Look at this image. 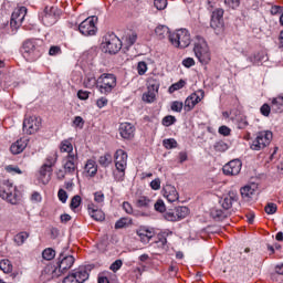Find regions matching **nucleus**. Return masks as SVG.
<instances>
[{
  "label": "nucleus",
  "mask_w": 283,
  "mask_h": 283,
  "mask_svg": "<svg viewBox=\"0 0 283 283\" xmlns=\"http://www.w3.org/2000/svg\"><path fill=\"white\" fill-rule=\"evenodd\" d=\"M235 200H238V198L230 193L221 201V207L229 210L233 207V202H235Z\"/></svg>",
  "instance_id": "nucleus-32"
},
{
  "label": "nucleus",
  "mask_w": 283,
  "mask_h": 283,
  "mask_svg": "<svg viewBox=\"0 0 283 283\" xmlns=\"http://www.w3.org/2000/svg\"><path fill=\"white\" fill-rule=\"evenodd\" d=\"M107 103H109V101L106 97H101L96 101L98 109H103V107H106Z\"/></svg>",
  "instance_id": "nucleus-60"
},
{
  "label": "nucleus",
  "mask_w": 283,
  "mask_h": 283,
  "mask_svg": "<svg viewBox=\"0 0 283 283\" xmlns=\"http://www.w3.org/2000/svg\"><path fill=\"white\" fill-rule=\"evenodd\" d=\"M160 88V83L155 78H150L148 81L147 92L143 94V101L145 103H154L156 101V94H158V90Z\"/></svg>",
  "instance_id": "nucleus-14"
},
{
  "label": "nucleus",
  "mask_w": 283,
  "mask_h": 283,
  "mask_svg": "<svg viewBox=\"0 0 283 283\" xmlns=\"http://www.w3.org/2000/svg\"><path fill=\"white\" fill-rule=\"evenodd\" d=\"M175 213L177 214L178 220H184V218L189 216V208H187L185 206L177 207L175 209Z\"/></svg>",
  "instance_id": "nucleus-35"
},
{
  "label": "nucleus",
  "mask_w": 283,
  "mask_h": 283,
  "mask_svg": "<svg viewBox=\"0 0 283 283\" xmlns=\"http://www.w3.org/2000/svg\"><path fill=\"white\" fill-rule=\"evenodd\" d=\"M57 159H59V155H56V153H52L51 155H49L46 157L45 164L40 169L41 176H43L44 178H45V176H48L46 182L50 181V174H52V167H54V165H56Z\"/></svg>",
  "instance_id": "nucleus-18"
},
{
  "label": "nucleus",
  "mask_w": 283,
  "mask_h": 283,
  "mask_svg": "<svg viewBox=\"0 0 283 283\" xmlns=\"http://www.w3.org/2000/svg\"><path fill=\"white\" fill-rule=\"evenodd\" d=\"M202 98H205V91L202 90L196 91L195 93L190 94L186 98L184 104L185 112H191V109H193V107H196V105H198V103H200Z\"/></svg>",
  "instance_id": "nucleus-15"
},
{
  "label": "nucleus",
  "mask_w": 283,
  "mask_h": 283,
  "mask_svg": "<svg viewBox=\"0 0 283 283\" xmlns=\"http://www.w3.org/2000/svg\"><path fill=\"white\" fill-rule=\"evenodd\" d=\"M214 150L216 151H227V149H229V144L224 143L222 140H219L214 144Z\"/></svg>",
  "instance_id": "nucleus-44"
},
{
  "label": "nucleus",
  "mask_w": 283,
  "mask_h": 283,
  "mask_svg": "<svg viewBox=\"0 0 283 283\" xmlns=\"http://www.w3.org/2000/svg\"><path fill=\"white\" fill-rule=\"evenodd\" d=\"M42 258L43 260H54V258H56V251H54V249L52 248H46L43 252H42Z\"/></svg>",
  "instance_id": "nucleus-38"
},
{
  "label": "nucleus",
  "mask_w": 283,
  "mask_h": 283,
  "mask_svg": "<svg viewBox=\"0 0 283 283\" xmlns=\"http://www.w3.org/2000/svg\"><path fill=\"white\" fill-rule=\"evenodd\" d=\"M136 205L139 209H151L154 202L148 197L142 196L137 199Z\"/></svg>",
  "instance_id": "nucleus-29"
},
{
  "label": "nucleus",
  "mask_w": 283,
  "mask_h": 283,
  "mask_svg": "<svg viewBox=\"0 0 283 283\" xmlns=\"http://www.w3.org/2000/svg\"><path fill=\"white\" fill-rule=\"evenodd\" d=\"M154 207L155 211H158L159 213H165V211H167V207L165 206V201H163V199H158Z\"/></svg>",
  "instance_id": "nucleus-43"
},
{
  "label": "nucleus",
  "mask_w": 283,
  "mask_h": 283,
  "mask_svg": "<svg viewBox=\"0 0 283 283\" xmlns=\"http://www.w3.org/2000/svg\"><path fill=\"white\" fill-rule=\"evenodd\" d=\"M61 151L66 153L67 156H70V154H74V146H72L70 140H63L61 143Z\"/></svg>",
  "instance_id": "nucleus-36"
},
{
  "label": "nucleus",
  "mask_w": 283,
  "mask_h": 283,
  "mask_svg": "<svg viewBox=\"0 0 283 283\" xmlns=\"http://www.w3.org/2000/svg\"><path fill=\"white\" fill-rule=\"evenodd\" d=\"M123 48V42L114 33H106L103 38L102 50L105 54H118Z\"/></svg>",
  "instance_id": "nucleus-6"
},
{
  "label": "nucleus",
  "mask_w": 283,
  "mask_h": 283,
  "mask_svg": "<svg viewBox=\"0 0 283 283\" xmlns=\"http://www.w3.org/2000/svg\"><path fill=\"white\" fill-rule=\"evenodd\" d=\"M84 169L88 176H96V172L98 171V167L96 166V161H94V159H88Z\"/></svg>",
  "instance_id": "nucleus-30"
},
{
  "label": "nucleus",
  "mask_w": 283,
  "mask_h": 283,
  "mask_svg": "<svg viewBox=\"0 0 283 283\" xmlns=\"http://www.w3.org/2000/svg\"><path fill=\"white\" fill-rule=\"evenodd\" d=\"M83 85L87 90H94V87L98 88V77L96 78L93 74H88L85 76Z\"/></svg>",
  "instance_id": "nucleus-28"
},
{
  "label": "nucleus",
  "mask_w": 283,
  "mask_h": 283,
  "mask_svg": "<svg viewBox=\"0 0 283 283\" xmlns=\"http://www.w3.org/2000/svg\"><path fill=\"white\" fill-rule=\"evenodd\" d=\"M182 65L185 67H193V65H196V61L192 57H187L182 61Z\"/></svg>",
  "instance_id": "nucleus-62"
},
{
  "label": "nucleus",
  "mask_w": 283,
  "mask_h": 283,
  "mask_svg": "<svg viewBox=\"0 0 283 283\" xmlns=\"http://www.w3.org/2000/svg\"><path fill=\"white\" fill-rule=\"evenodd\" d=\"M271 111L273 112V108H271V105L269 104H263L260 108L262 116H269L271 114Z\"/></svg>",
  "instance_id": "nucleus-52"
},
{
  "label": "nucleus",
  "mask_w": 283,
  "mask_h": 283,
  "mask_svg": "<svg viewBox=\"0 0 283 283\" xmlns=\"http://www.w3.org/2000/svg\"><path fill=\"white\" fill-rule=\"evenodd\" d=\"M120 266H123V261L120 260H116L115 262H113L109 266L111 271H113L114 273H116V271H118L120 269Z\"/></svg>",
  "instance_id": "nucleus-59"
},
{
  "label": "nucleus",
  "mask_w": 283,
  "mask_h": 283,
  "mask_svg": "<svg viewBox=\"0 0 283 283\" xmlns=\"http://www.w3.org/2000/svg\"><path fill=\"white\" fill-rule=\"evenodd\" d=\"M56 12H59V9L55 7H45L44 10L40 12L39 19L46 27L54 25L59 19Z\"/></svg>",
  "instance_id": "nucleus-12"
},
{
  "label": "nucleus",
  "mask_w": 283,
  "mask_h": 283,
  "mask_svg": "<svg viewBox=\"0 0 283 283\" xmlns=\"http://www.w3.org/2000/svg\"><path fill=\"white\" fill-rule=\"evenodd\" d=\"M155 34L158 39L163 40L167 39V36H169L171 33L169 32V28L167 25H158L155 29Z\"/></svg>",
  "instance_id": "nucleus-31"
},
{
  "label": "nucleus",
  "mask_w": 283,
  "mask_h": 283,
  "mask_svg": "<svg viewBox=\"0 0 283 283\" xmlns=\"http://www.w3.org/2000/svg\"><path fill=\"white\" fill-rule=\"evenodd\" d=\"M137 39H138V35L136 33H132L130 35H128L126 38V41L129 45H134V43H136Z\"/></svg>",
  "instance_id": "nucleus-63"
},
{
  "label": "nucleus",
  "mask_w": 283,
  "mask_h": 283,
  "mask_svg": "<svg viewBox=\"0 0 283 283\" xmlns=\"http://www.w3.org/2000/svg\"><path fill=\"white\" fill-rule=\"evenodd\" d=\"M219 134L221 136H230L231 135V128H229L228 126H221V127H219Z\"/></svg>",
  "instance_id": "nucleus-61"
},
{
  "label": "nucleus",
  "mask_w": 283,
  "mask_h": 283,
  "mask_svg": "<svg viewBox=\"0 0 283 283\" xmlns=\"http://www.w3.org/2000/svg\"><path fill=\"white\" fill-rule=\"evenodd\" d=\"M77 160L76 154H70L64 158L63 169L66 176H76L78 174Z\"/></svg>",
  "instance_id": "nucleus-13"
},
{
  "label": "nucleus",
  "mask_w": 283,
  "mask_h": 283,
  "mask_svg": "<svg viewBox=\"0 0 283 283\" xmlns=\"http://www.w3.org/2000/svg\"><path fill=\"white\" fill-rule=\"evenodd\" d=\"M137 235L140 238L142 242L147 244L154 238V229L140 228L137 231Z\"/></svg>",
  "instance_id": "nucleus-27"
},
{
  "label": "nucleus",
  "mask_w": 283,
  "mask_h": 283,
  "mask_svg": "<svg viewBox=\"0 0 283 283\" xmlns=\"http://www.w3.org/2000/svg\"><path fill=\"white\" fill-rule=\"evenodd\" d=\"M150 188L154 189V191H158L160 189V179H155L150 182Z\"/></svg>",
  "instance_id": "nucleus-64"
},
{
  "label": "nucleus",
  "mask_w": 283,
  "mask_h": 283,
  "mask_svg": "<svg viewBox=\"0 0 283 283\" xmlns=\"http://www.w3.org/2000/svg\"><path fill=\"white\" fill-rule=\"evenodd\" d=\"M137 72L139 74V76L145 75V73L147 72V63L146 62H139L137 65Z\"/></svg>",
  "instance_id": "nucleus-51"
},
{
  "label": "nucleus",
  "mask_w": 283,
  "mask_h": 283,
  "mask_svg": "<svg viewBox=\"0 0 283 283\" xmlns=\"http://www.w3.org/2000/svg\"><path fill=\"white\" fill-rule=\"evenodd\" d=\"M154 6L157 10H165L167 8V0H155Z\"/></svg>",
  "instance_id": "nucleus-55"
},
{
  "label": "nucleus",
  "mask_w": 283,
  "mask_h": 283,
  "mask_svg": "<svg viewBox=\"0 0 283 283\" xmlns=\"http://www.w3.org/2000/svg\"><path fill=\"white\" fill-rule=\"evenodd\" d=\"M94 200L97 205H103L105 202V195L101 191L94 193Z\"/></svg>",
  "instance_id": "nucleus-54"
},
{
  "label": "nucleus",
  "mask_w": 283,
  "mask_h": 283,
  "mask_svg": "<svg viewBox=\"0 0 283 283\" xmlns=\"http://www.w3.org/2000/svg\"><path fill=\"white\" fill-rule=\"evenodd\" d=\"M59 54H62L61 46L53 45V46L50 48V50H49V55L50 56H59Z\"/></svg>",
  "instance_id": "nucleus-49"
},
{
  "label": "nucleus",
  "mask_w": 283,
  "mask_h": 283,
  "mask_svg": "<svg viewBox=\"0 0 283 283\" xmlns=\"http://www.w3.org/2000/svg\"><path fill=\"white\" fill-rule=\"evenodd\" d=\"M185 85H187V82H185V80H180V81L176 82L175 84H172L168 88V92L170 94H174V92H178V90H182V87H185Z\"/></svg>",
  "instance_id": "nucleus-39"
},
{
  "label": "nucleus",
  "mask_w": 283,
  "mask_h": 283,
  "mask_svg": "<svg viewBox=\"0 0 283 283\" xmlns=\"http://www.w3.org/2000/svg\"><path fill=\"white\" fill-rule=\"evenodd\" d=\"M123 209L126 213H128V216L134 214V208L132 207V203L124 201L123 202Z\"/></svg>",
  "instance_id": "nucleus-57"
},
{
  "label": "nucleus",
  "mask_w": 283,
  "mask_h": 283,
  "mask_svg": "<svg viewBox=\"0 0 283 283\" xmlns=\"http://www.w3.org/2000/svg\"><path fill=\"white\" fill-rule=\"evenodd\" d=\"M211 218L217 222H222L227 218V213L221 209H212L210 212Z\"/></svg>",
  "instance_id": "nucleus-33"
},
{
  "label": "nucleus",
  "mask_w": 283,
  "mask_h": 283,
  "mask_svg": "<svg viewBox=\"0 0 283 283\" xmlns=\"http://www.w3.org/2000/svg\"><path fill=\"white\" fill-rule=\"evenodd\" d=\"M88 213L93 220H96V222H103V220H105V212H103L101 209H97L94 203L88 205Z\"/></svg>",
  "instance_id": "nucleus-25"
},
{
  "label": "nucleus",
  "mask_w": 283,
  "mask_h": 283,
  "mask_svg": "<svg viewBox=\"0 0 283 283\" xmlns=\"http://www.w3.org/2000/svg\"><path fill=\"white\" fill-rule=\"evenodd\" d=\"M242 171V161L233 159L223 166V174L226 176H238Z\"/></svg>",
  "instance_id": "nucleus-20"
},
{
  "label": "nucleus",
  "mask_w": 283,
  "mask_h": 283,
  "mask_svg": "<svg viewBox=\"0 0 283 283\" xmlns=\"http://www.w3.org/2000/svg\"><path fill=\"white\" fill-rule=\"evenodd\" d=\"M65 251H67V249H64L59 256L57 268L55 269L57 275H63V273L70 271V269L74 266V256L66 254Z\"/></svg>",
  "instance_id": "nucleus-9"
},
{
  "label": "nucleus",
  "mask_w": 283,
  "mask_h": 283,
  "mask_svg": "<svg viewBox=\"0 0 283 283\" xmlns=\"http://www.w3.org/2000/svg\"><path fill=\"white\" fill-rule=\"evenodd\" d=\"M96 23H98V18L92 15L86 18L80 25L78 30L83 36H94L96 34Z\"/></svg>",
  "instance_id": "nucleus-10"
},
{
  "label": "nucleus",
  "mask_w": 283,
  "mask_h": 283,
  "mask_svg": "<svg viewBox=\"0 0 283 283\" xmlns=\"http://www.w3.org/2000/svg\"><path fill=\"white\" fill-rule=\"evenodd\" d=\"M135 132L136 127H134L132 123L125 122L119 125V134L122 138H125L126 140H132V138H134Z\"/></svg>",
  "instance_id": "nucleus-21"
},
{
  "label": "nucleus",
  "mask_w": 283,
  "mask_h": 283,
  "mask_svg": "<svg viewBox=\"0 0 283 283\" xmlns=\"http://www.w3.org/2000/svg\"><path fill=\"white\" fill-rule=\"evenodd\" d=\"M165 219L168 220V222H178V217L176 214V210L172 211V212H167L165 214Z\"/></svg>",
  "instance_id": "nucleus-53"
},
{
  "label": "nucleus",
  "mask_w": 283,
  "mask_h": 283,
  "mask_svg": "<svg viewBox=\"0 0 283 283\" xmlns=\"http://www.w3.org/2000/svg\"><path fill=\"white\" fill-rule=\"evenodd\" d=\"M174 123H176V117L172 115H168L163 118V125L165 127H171V125H174Z\"/></svg>",
  "instance_id": "nucleus-47"
},
{
  "label": "nucleus",
  "mask_w": 283,
  "mask_h": 283,
  "mask_svg": "<svg viewBox=\"0 0 283 283\" xmlns=\"http://www.w3.org/2000/svg\"><path fill=\"white\" fill-rule=\"evenodd\" d=\"M98 163L102 167H109L112 165V155L105 154L101 156Z\"/></svg>",
  "instance_id": "nucleus-40"
},
{
  "label": "nucleus",
  "mask_w": 283,
  "mask_h": 283,
  "mask_svg": "<svg viewBox=\"0 0 283 283\" xmlns=\"http://www.w3.org/2000/svg\"><path fill=\"white\" fill-rule=\"evenodd\" d=\"M21 52L25 61L34 63V61H39V59H41V55L43 54V46L39 44V40L29 39L22 43Z\"/></svg>",
  "instance_id": "nucleus-1"
},
{
  "label": "nucleus",
  "mask_w": 283,
  "mask_h": 283,
  "mask_svg": "<svg viewBox=\"0 0 283 283\" xmlns=\"http://www.w3.org/2000/svg\"><path fill=\"white\" fill-rule=\"evenodd\" d=\"M25 14H28V8L20 7L14 9V11L11 14V28H21V24L25 19Z\"/></svg>",
  "instance_id": "nucleus-19"
},
{
  "label": "nucleus",
  "mask_w": 283,
  "mask_h": 283,
  "mask_svg": "<svg viewBox=\"0 0 283 283\" xmlns=\"http://www.w3.org/2000/svg\"><path fill=\"white\" fill-rule=\"evenodd\" d=\"M28 143H30V139H28L27 137L18 139L11 145V153L14 155L21 154L25 149V147H28Z\"/></svg>",
  "instance_id": "nucleus-23"
},
{
  "label": "nucleus",
  "mask_w": 283,
  "mask_h": 283,
  "mask_svg": "<svg viewBox=\"0 0 283 283\" xmlns=\"http://www.w3.org/2000/svg\"><path fill=\"white\" fill-rule=\"evenodd\" d=\"M241 196L245 202H249L253 199L255 193L258 192V184H250L241 188Z\"/></svg>",
  "instance_id": "nucleus-22"
},
{
  "label": "nucleus",
  "mask_w": 283,
  "mask_h": 283,
  "mask_svg": "<svg viewBox=\"0 0 283 283\" xmlns=\"http://www.w3.org/2000/svg\"><path fill=\"white\" fill-rule=\"evenodd\" d=\"M168 40L174 48L182 50L191 45V33L187 29H178L168 35Z\"/></svg>",
  "instance_id": "nucleus-2"
},
{
  "label": "nucleus",
  "mask_w": 283,
  "mask_h": 283,
  "mask_svg": "<svg viewBox=\"0 0 283 283\" xmlns=\"http://www.w3.org/2000/svg\"><path fill=\"white\" fill-rule=\"evenodd\" d=\"M210 28L214 30L216 34H222L224 32V10L216 9L212 12Z\"/></svg>",
  "instance_id": "nucleus-11"
},
{
  "label": "nucleus",
  "mask_w": 283,
  "mask_h": 283,
  "mask_svg": "<svg viewBox=\"0 0 283 283\" xmlns=\"http://www.w3.org/2000/svg\"><path fill=\"white\" fill-rule=\"evenodd\" d=\"M81 202H82L81 196L75 195L71 200V205H70L71 209H78V207H81Z\"/></svg>",
  "instance_id": "nucleus-46"
},
{
  "label": "nucleus",
  "mask_w": 283,
  "mask_h": 283,
  "mask_svg": "<svg viewBox=\"0 0 283 283\" xmlns=\"http://www.w3.org/2000/svg\"><path fill=\"white\" fill-rule=\"evenodd\" d=\"M276 212H277V205L270 202L265 206V213H268V216H273V213H276Z\"/></svg>",
  "instance_id": "nucleus-45"
},
{
  "label": "nucleus",
  "mask_w": 283,
  "mask_h": 283,
  "mask_svg": "<svg viewBox=\"0 0 283 283\" xmlns=\"http://www.w3.org/2000/svg\"><path fill=\"white\" fill-rule=\"evenodd\" d=\"M127 224H132V219L129 218H120L115 223V229H124V227H127Z\"/></svg>",
  "instance_id": "nucleus-42"
},
{
  "label": "nucleus",
  "mask_w": 283,
  "mask_h": 283,
  "mask_svg": "<svg viewBox=\"0 0 283 283\" xmlns=\"http://www.w3.org/2000/svg\"><path fill=\"white\" fill-rule=\"evenodd\" d=\"M182 107L185 108V104L182 102L175 101L171 103V111L180 113L182 112Z\"/></svg>",
  "instance_id": "nucleus-48"
},
{
  "label": "nucleus",
  "mask_w": 283,
  "mask_h": 283,
  "mask_svg": "<svg viewBox=\"0 0 283 283\" xmlns=\"http://www.w3.org/2000/svg\"><path fill=\"white\" fill-rule=\"evenodd\" d=\"M28 238H30V233L20 232V233L14 235V242L18 247H22V244L25 243V240H28Z\"/></svg>",
  "instance_id": "nucleus-34"
},
{
  "label": "nucleus",
  "mask_w": 283,
  "mask_h": 283,
  "mask_svg": "<svg viewBox=\"0 0 283 283\" xmlns=\"http://www.w3.org/2000/svg\"><path fill=\"white\" fill-rule=\"evenodd\" d=\"M163 145L166 149H176V147H178V142L174 138L164 139Z\"/></svg>",
  "instance_id": "nucleus-41"
},
{
  "label": "nucleus",
  "mask_w": 283,
  "mask_h": 283,
  "mask_svg": "<svg viewBox=\"0 0 283 283\" xmlns=\"http://www.w3.org/2000/svg\"><path fill=\"white\" fill-rule=\"evenodd\" d=\"M57 198L60 202H63V205H65V202H67V192L63 189H60L57 192Z\"/></svg>",
  "instance_id": "nucleus-56"
},
{
  "label": "nucleus",
  "mask_w": 283,
  "mask_h": 283,
  "mask_svg": "<svg viewBox=\"0 0 283 283\" xmlns=\"http://www.w3.org/2000/svg\"><path fill=\"white\" fill-rule=\"evenodd\" d=\"M193 52L199 63L202 65H209L211 62V51H209V45L207 44V41L203 40V38L197 36Z\"/></svg>",
  "instance_id": "nucleus-5"
},
{
  "label": "nucleus",
  "mask_w": 283,
  "mask_h": 283,
  "mask_svg": "<svg viewBox=\"0 0 283 283\" xmlns=\"http://www.w3.org/2000/svg\"><path fill=\"white\" fill-rule=\"evenodd\" d=\"M164 197L168 202H176L178 200V190L171 185H166L164 187Z\"/></svg>",
  "instance_id": "nucleus-24"
},
{
  "label": "nucleus",
  "mask_w": 283,
  "mask_h": 283,
  "mask_svg": "<svg viewBox=\"0 0 283 283\" xmlns=\"http://www.w3.org/2000/svg\"><path fill=\"white\" fill-rule=\"evenodd\" d=\"M0 271L4 273H12V263L10 260L3 259L0 261Z\"/></svg>",
  "instance_id": "nucleus-37"
},
{
  "label": "nucleus",
  "mask_w": 283,
  "mask_h": 283,
  "mask_svg": "<svg viewBox=\"0 0 283 283\" xmlns=\"http://www.w3.org/2000/svg\"><path fill=\"white\" fill-rule=\"evenodd\" d=\"M0 198L2 200H7L10 205H18L19 203V191L17 187L12 185L10 181H4L0 186Z\"/></svg>",
  "instance_id": "nucleus-7"
},
{
  "label": "nucleus",
  "mask_w": 283,
  "mask_h": 283,
  "mask_svg": "<svg viewBox=\"0 0 283 283\" xmlns=\"http://www.w3.org/2000/svg\"><path fill=\"white\" fill-rule=\"evenodd\" d=\"M271 140H273V133L271 130H263L256 134V137L250 147L253 151H260L265 147H269Z\"/></svg>",
  "instance_id": "nucleus-8"
},
{
  "label": "nucleus",
  "mask_w": 283,
  "mask_h": 283,
  "mask_svg": "<svg viewBox=\"0 0 283 283\" xmlns=\"http://www.w3.org/2000/svg\"><path fill=\"white\" fill-rule=\"evenodd\" d=\"M73 125L75 127H80V129H83V126L85 125V120H83V117L76 116L73 120Z\"/></svg>",
  "instance_id": "nucleus-58"
},
{
  "label": "nucleus",
  "mask_w": 283,
  "mask_h": 283,
  "mask_svg": "<svg viewBox=\"0 0 283 283\" xmlns=\"http://www.w3.org/2000/svg\"><path fill=\"white\" fill-rule=\"evenodd\" d=\"M115 168L113 172L114 179L116 182H123L127 169V153L123 149H118L115 153Z\"/></svg>",
  "instance_id": "nucleus-3"
},
{
  "label": "nucleus",
  "mask_w": 283,
  "mask_h": 283,
  "mask_svg": "<svg viewBox=\"0 0 283 283\" xmlns=\"http://www.w3.org/2000/svg\"><path fill=\"white\" fill-rule=\"evenodd\" d=\"M116 75L112 73H104L97 77V90L99 94L108 96L114 90H116Z\"/></svg>",
  "instance_id": "nucleus-4"
},
{
  "label": "nucleus",
  "mask_w": 283,
  "mask_h": 283,
  "mask_svg": "<svg viewBox=\"0 0 283 283\" xmlns=\"http://www.w3.org/2000/svg\"><path fill=\"white\" fill-rule=\"evenodd\" d=\"M90 279V273L87 272V269L80 268L69 276L64 279L65 283H84L86 280Z\"/></svg>",
  "instance_id": "nucleus-16"
},
{
  "label": "nucleus",
  "mask_w": 283,
  "mask_h": 283,
  "mask_svg": "<svg viewBox=\"0 0 283 283\" xmlns=\"http://www.w3.org/2000/svg\"><path fill=\"white\" fill-rule=\"evenodd\" d=\"M271 109L274 114H282L283 112V95H277L271 101Z\"/></svg>",
  "instance_id": "nucleus-26"
},
{
  "label": "nucleus",
  "mask_w": 283,
  "mask_h": 283,
  "mask_svg": "<svg viewBox=\"0 0 283 283\" xmlns=\"http://www.w3.org/2000/svg\"><path fill=\"white\" fill-rule=\"evenodd\" d=\"M240 1L241 0H224V3L228 8L235 10V8H240Z\"/></svg>",
  "instance_id": "nucleus-50"
},
{
  "label": "nucleus",
  "mask_w": 283,
  "mask_h": 283,
  "mask_svg": "<svg viewBox=\"0 0 283 283\" xmlns=\"http://www.w3.org/2000/svg\"><path fill=\"white\" fill-rule=\"evenodd\" d=\"M41 129V119L36 116H31L23 120V132L25 134L32 135Z\"/></svg>",
  "instance_id": "nucleus-17"
}]
</instances>
